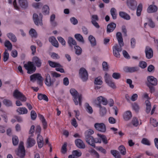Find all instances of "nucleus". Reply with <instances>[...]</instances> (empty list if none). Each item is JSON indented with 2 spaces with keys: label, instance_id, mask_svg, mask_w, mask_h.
<instances>
[{
  "label": "nucleus",
  "instance_id": "f257e3e1",
  "mask_svg": "<svg viewBox=\"0 0 158 158\" xmlns=\"http://www.w3.org/2000/svg\"><path fill=\"white\" fill-rule=\"evenodd\" d=\"M70 92L73 98V100L76 105L79 104L80 106L81 105L82 95L79 94L77 91L74 89H71Z\"/></svg>",
  "mask_w": 158,
  "mask_h": 158
},
{
  "label": "nucleus",
  "instance_id": "f03ea898",
  "mask_svg": "<svg viewBox=\"0 0 158 158\" xmlns=\"http://www.w3.org/2000/svg\"><path fill=\"white\" fill-rule=\"evenodd\" d=\"M15 152L17 156L20 158H23L26 154V151L23 142H20L18 148Z\"/></svg>",
  "mask_w": 158,
  "mask_h": 158
},
{
  "label": "nucleus",
  "instance_id": "7ed1b4c3",
  "mask_svg": "<svg viewBox=\"0 0 158 158\" xmlns=\"http://www.w3.org/2000/svg\"><path fill=\"white\" fill-rule=\"evenodd\" d=\"M104 79L105 81L108 85L113 89L116 88V87L114 82L113 81L112 78L107 73L105 74Z\"/></svg>",
  "mask_w": 158,
  "mask_h": 158
},
{
  "label": "nucleus",
  "instance_id": "20e7f679",
  "mask_svg": "<svg viewBox=\"0 0 158 158\" xmlns=\"http://www.w3.org/2000/svg\"><path fill=\"white\" fill-rule=\"evenodd\" d=\"M24 67L27 70V73L29 74H31L34 73L36 69V67L31 61H28L27 64H25Z\"/></svg>",
  "mask_w": 158,
  "mask_h": 158
},
{
  "label": "nucleus",
  "instance_id": "39448f33",
  "mask_svg": "<svg viewBox=\"0 0 158 158\" xmlns=\"http://www.w3.org/2000/svg\"><path fill=\"white\" fill-rule=\"evenodd\" d=\"M86 142L89 144L94 148H96L95 143H101V140L98 138H96L95 139L93 137H90L89 138L85 139Z\"/></svg>",
  "mask_w": 158,
  "mask_h": 158
},
{
  "label": "nucleus",
  "instance_id": "423d86ee",
  "mask_svg": "<svg viewBox=\"0 0 158 158\" xmlns=\"http://www.w3.org/2000/svg\"><path fill=\"white\" fill-rule=\"evenodd\" d=\"M13 96L15 98L20 99L22 102H25L27 100V98L25 96L17 89L14 91Z\"/></svg>",
  "mask_w": 158,
  "mask_h": 158
},
{
  "label": "nucleus",
  "instance_id": "0eeeda50",
  "mask_svg": "<svg viewBox=\"0 0 158 158\" xmlns=\"http://www.w3.org/2000/svg\"><path fill=\"white\" fill-rule=\"evenodd\" d=\"M79 74L83 81H85L88 80V73L87 71L84 68H81L80 69Z\"/></svg>",
  "mask_w": 158,
  "mask_h": 158
},
{
  "label": "nucleus",
  "instance_id": "6e6552de",
  "mask_svg": "<svg viewBox=\"0 0 158 158\" xmlns=\"http://www.w3.org/2000/svg\"><path fill=\"white\" fill-rule=\"evenodd\" d=\"M118 44H115L113 47V52L114 55L117 58L120 57L119 52L122 50V47Z\"/></svg>",
  "mask_w": 158,
  "mask_h": 158
},
{
  "label": "nucleus",
  "instance_id": "1a4fd4ad",
  "mask_svg": "<svg viewBox=\"0 0 158 158\" xmlns=\"http://www.w3.org/2000/svg\"><path fill=\"white\" fill-rule=\"evenodd\" d=\"M42 15L41 13L40 14L39 17L36 14H34L33 16V20L36 25H42Z\"/></svg>",
  "mask_w": 158,
  "mask_h": 158
},
{
  "label": "nucleus",
  "instance_id": "9d476101",
  "mask_svg": "<svg viewBox=\"0 0 158 158\" xmlns=\"http://www.w3.org/2000/svg\"><path fill=\"white\" fill-rule=\"evenodd\" d=\"M30 80L34 82L36 80L38 81V82L40 84L43 81V78L41 74L39 73H35L31 75L30 77Z\"/></svg>",
  "mask_w": 158,
  "mask_h": 158
},
{
  "label": "nucleus",
  "instance_id": "9b49d317",
  "mask_svg": "<svg viewBox=\"0 0 158 158\" xmlns=\"http://www.w3.org/2000/svg\"><path fill=\"white\" fill-rule=\"evenodd\" d=\"M127 5L130 10H135L137 6V2L135 0H127Z\"/></svg>",
  "mask_w": 158,
  "mask_h": 158
},
{
  "label": "nucleus",
  "instance_id": "f8f14e48",
  "mask_svg": "<svg viewBox=\"0 0 158 158\" xmlns=\"http://www.w3.org/2000/svg\"><path fill=\"white\" fill-rule=\"evenodd\" d=\"M95 128L100 131L104 132L106 130V127L105 124L103 123H96L94 125Z\"/></svg>",
  "mask_w": 158,
  "mask_h": 158
},
{
  "label": "nucleus",
  "instance_id": "ddd939ff",
  "mask_svg": "<svg viewBox=\"0 0 158 158\" xmlns=\"http://www.w3.org/2000/svg\"><path fill=\"white\" fill-rule=\"evenodd\" d=\"M99 20V18L97 15H92L91 17V22L93 25L97 28H99L100 26L97 22Z\"/></svg>",
  "mask_w": 158,
  "mask_h": 158
},
{
  "label": "nucleus",
  "instance_id": "4468645a",
  "mask_svg": "<svg viewBox=\"0 0 158 158\" xmlns=\"http://www.w3.org/2000/svg\"><path fill=\"white\" fill-rule=\"evenodd\" d=\"M139 69V67L137 66L132 67L126 66L123 68V70L125 72L130 73L137 72Z\"/></svg>",
  "mask_w": 158,
  "mask_h": 158
},
{
  "label": "nucleus",
  "instance_id": "2eb2a0df",
  "mask_svg": "<svg viewBox=\"0 0 158 158\" xmlns=\"http://www.w3.org/2000/svg\"><path fill=\"white\" fill-rule=\"evenodd\" d=\"M146 56L147 58L150 59L153 56V51L152 49L149 46L146 47L145 49Z\"/></svg>",
  "mask_w": 158,
  "mask_h": 158
},
{
  "label": "nucleus",
  "instance_id": "dca6fc26",
  "mask_svg": "<svg viewBox=\"0 0 158 158\" xmlns=\"http://www.w3.org/2000/svg\"><path fill=\"white\" fill-rule=\"evenodd\" d=\"M32 61L31 62L33 63V64H35L37 67H40L42 64V62L40 59L38 57L34 56L33 57L32 59Z\"/></svg>",
  "mask_w": 158,
  "mask_h": 158
},
{
  "label": "nucleus",
  "instance_id": "f3484780",
  "mask_svg": "<svg viewBox=\"0 0 158 158\" xmlns=\"http://www.w3.org/2000/svg\"><path fill=\"white\" fill-rule=\"evenodd\" d=\"M147 80L149 83V84H150L152 85H157V80L153 76L148 77Z\"/></svg>",
  "mask_w": 158,
  "mask_h": 158
},
{
  "label": "nucleus",
  "instance_id": "a211bd4d",
  "mask_svg": "<svg viewBox=\"0 0 158 158\" xmlns=\"http://www.w3.org/2000/svg\"><path fill=\"white\" fill-rule=\"evenodd\" d=\"M54 81L52 80L50 75L49 74H47L46 75V79L45 81V84L48 86H49L52 85Z\"/></svg>",
  "mask_w": 158,
  "mask_h": 158
},
{
  "label": "nucleus",
  "instance_id": "6ab92c4d",
  "mask_svg": "<svg viewBox=\"0 0 158 158\" xmlns=\"http://www.w3.org/2000/svg\"><path fill=\"white\" fill-rule=\"evenodd\" d=\"M132 117V113L131 111L129 110L125 112L123 114V118L126 121L129 120Z\"/></svg>",
  "mask_w": 158,
  "mask_h": 158
},
{
  "label": "nucleus",
  "instance_id": "aec40b11",
  "mask_svg": "<svg viewBox=\"0 0 158 158\" xmlns=\"http://www.w3.org/2000/svg\"><path fill=\"white\" fill-rule=\"evenodd\" d=\"M75 143L76 146L79 148L83 149L85 148V145L83 141L80 139H76Z\"/></svg>",
  "mask_w": 158,
  "mask_h": 158
},
{
  "label": "nucleus",
  "instance_id": "412c9836",
  "mask_svg": "<svg viewBox=\"0 0 158 158\" xmlns=\"http://www.w3.org/2000/svg\"><path fill=\"white\" fill-rule=\"evenodd\" d=\"M37 141L39 148H41L43 146V139L42 136L40 134L37 135Z\"/></svg>",
  "mask_w": 158,
  "mask_h": 158
},
{
  "label": "nucleus",
  "instance_id": "4be33fe9",
  "mask_svg": "<svg viewBox=\"0 0 158 158\" xmlns=\"http://www.w3.org/2000/svg\"><path fill=\"white\" fill-rule=\"evenodd\" d=\"M116 27V24L114 23H111L108 24L107 26V32L109 33L112 32L115 29Z\"/></svg>",
  "mask_w": 158,
  "mask_h": 158
},
{
  "label": "nucleus",
  "instance_id": "5701e85b",
  "mask_svg": "<svg viewBox=\"0 0 158 158\" xmlns=\"http://www.w3.org/2000/svg\"><path fill=\"white\" fill-rule=\"evenodd\" d=\"M116 35L119 45L121 46H123L124 44L121 33L119 32H117Z\"/></svg>",
  "mask_w": 158,
  "mask_h": 158
},
{
  "label": "nucleus",
  "instance_id": "b1692460",
  "mask_svg": "<svg viewBox=\"0 0 158 158\" xmlns=\"http://www.w3.org/2000/svg\"><path fill=\"white\" fill-rule=\"evenodd\" d=\"M27 147L31 148L34 146L35 143V141L33 138L29 137L27 139Z\"/></svg>",
  "mask_w": 158,
  "mask_h": 158
},
{
  "label": "nucleus",
  "instance_id": "393cba45",
  "mask_svg": "<svg viewBox=\"0 0 158 158\" xmlns=\"http://www.w3.org/2000/svg\"><path fill=\"white\" fill-rule=\"evenodd\" d=\"M131 124L135 127L138 126L139 124V121L138 118L135 117H133L131 120V123L127 124V126L128 127H130L131 126Z\"/></svg>",
  "mask_w": 158,
  "mask_h": 158
},
{
  "label": "nucleus",
  "instance_id": "a878e982",
  "mask_svg": "<svg viewBox=\"0 0 158 158\" xmlns=\"http://www.w3.org/2000/svg\"><path fill=\"white\" fill-rule=\"evenodd\" d=\"M40 119L42 122L43 128L45 129L47 127V123L45 119L44 116L41 114L39 115Z\"/></svg>",
  "mask_w": 158,
  "mask_h": 158
},
{
  "label": "nucleus",
  "instance_id": "bb28decb",
  "mask_svg": "<svg viewBox=\"0 0 158 158\" xmlns=\"http://www.w3.org/2000/svg\"><path fill=\"white\" fill-rule=\"evenodd\" d=\"M97 100L98 102V104L102 103L103 105H106L108 103V101L105 98L102 96L98 97L97 98Z\"/></svg>",
  "mask_w": 158,
  "mask_h": 158
},
{
  "label": "nucleus",
  "instance_id": "cd10ccee",
  "mask_svg": "<svg viewBox=\"0 0 158 158\" xmlns=\"http://www.w3.org/2000/svg\"><path fill=\"white\" fill-rule=\"evenodd\" d=\"M119 15L121 17L127 20H129L131 19L130 16L126 12L123 11H120L119 12Z\"/></svg>",
  "mask_w": 158,
  "mask_h": 158
},
{
  "label": "nucleus",
  "instance_id": "c85d7f7f",
  "mask_svg": "<svg viewBox=\"0 0 158 158\" xmlns=\"http://www.w3.org/2000/svg\"><path fill=\"white\" fill-rule=\"evenodd\" d=\"M49 41L54 46L57 48L59 46L58 43L56 40V38L54 37H51L49 38Z\"/></svg>",
  "mask_w": 158,
  "mask_h": 158
},
{
  "label": "nucleus",
  "instance_id": "c756f323",
  "mask_svg": "<svg viewBox=\"0 0 158 158\" xmlns=\"http://www.w3.org/2000/svg\"><path fill=\"white\" fill-rule=\"evenodd\" d=\"M97 105L100 108V115L102 116L104 115L106 112V108L104 107H102L100 103L97 104Z\"/></svg>",
  "mask_w": 158,
  "mask_h": 158
},
{
  "label": "nucleus",
  "instance_id": "7c9ffc66",
  "mask_svg": "<svg viewBox=\"0 0 158 158\" xmlns=\"http://www.w3.org/2000/svg\"><path fill=\"white\" fill-rule=\"evenodd\" d=\"M157 10V7L154 5H150L147 9V12L152 13L156 12Z\"/></svg>",
  "mask_w": 158,
  "mask_h": 158
},
{
  "label": "nucleus",
  "instance_id": "2f4dec72",
  "mask_svg": "<svg viewBox=\"0 0 158 158\" xmlns=\"http://www.w3.org/2000/svg\"><path fill=\"white\" fill-rule=\"evenodd\" d=\"M48 62L49 65L52 68L62 67V66L59 63L51 60H48Z\"/></svg>",
  "mask_w": 158,
  "mask_h": 158
},
{
  "label": "nucleus",
  "instance_id": "473e14b6",
  "mask_svg": "<svg viewBox=\"0 0 158 158\" xmlns=\"http://www.w3.org/2000/svg\"><path fill=\"white\" fill-rule=\"evenodd\" d=\"M68 42L69 45L72 48H73V45L76 46L77 45L76 41L71 37H69Z\"/></svg>",
  "mask_w": 158,
  "mask_h": 158
},
{
  "label": "nucleus",
  "instance_id": "72a5a7b5",
  "mask_svg": "<svg viewBox=\"0 0 158 158\" xmlns=\"http://www.w3.org/2000/svg\"><path fill=\"white\" fill-rule=\"evenodd\" d=\"M37 97L38 99L40 100H41L43 99L46 102H48V97L44 94H38Z\"/></svg>",
  "mask_w": 158,
  "mask_h": 158
},
{
  "label": "nucleus",
  "instance_id": "f704fd0d",
  "mask_svg": "<svg viewBox=\"0 0 158 158\" xmlns=\"http://www.w3.org/2000/svg\"><path fill=\"white\" fill-rule=\"evenodd\" d=\"M17 111L19 114H26L28 112V110L25 107L19 108Z\"/></svg>",
  "mask_w": 158,
  "mask_h": 158
},
{
  "label": "nucleus",
  "instance_id": "c9c22d12",
  "mask_svg": "<svg viewBox=\"0 0 158 158\" xmlns=\"http://www.w3.org/2000/svg\"><path fill=\"white\" fill-rule=\"evenodd\" d=\"M143 9V5L142 3H139L137 6L136 10V15L138 16H140Z\"/></svg>",
  "mask_w": 158,
  "mask_h": 158
},
{
  "label": "nucleus",
  "instance_id": "e433bc0d",
  "mask_svg": "<svg viewBox=\"0 0 158 158\" xmlns=\"http://www.w3.org/2000/svg\"><path fill=\"white\" fill-rule=\"evenodd\" d=\"M4 46L7 48V51H11L12 48V45L10 42L8 40L5 41L4 43Z\"/></svg>",
  "mask_w": 158,
  "mask_h": 158
},
{
  "label": "nucleus",
  "instance_id": "4c0bfd02",
  "mask_svg": "<svg viewBox=\"0 0 158 158\" xmlns=\"http://www.w3.org/2000/svg\"><path fill=\"white\" fill-rule=\"evenodd\" d=\"M7 36L12 42H15L17 41L15 36L12 33H9L7 34Z\"/></svg>",
  "mask_w": 158,
  "mask_h": 158
},
{
  "label": "nucleus",
  "instance_id": "58836bf2",
  "mask_svg": "<svg viewBox=\"0 0 158 158\" xmlns=\"http://www.w3.org/2000/svg\"><path fill=\"white\" fill-rule=\"evenodd\" d=\"M89 40L90 42L91 45L94 47L96 45V42L95 38L92 35H90L89 37Z\"/></svg>",
  "mask_w": 158,
  "mask_h": 158
},
{
  "label": "nucleus",
  "instance_id": "ea45409f",
  "mask_svg": "<svg viewBox=\"0 0 158 158\" xmlns=\"http://www.w3.org/2000/svg\"><path fill=\"white\" fill-rule=\"evenodd\" d=\"M110 14L114 19H115L117 18V14L116 13V10L114 8H112L111 9Z\"/></svg>",
  "mask_w": 158,
  "mask_h": 158
},
{
  "label": "nucleus",
  "instance_id": "a19ab883",
  "mask_svg": "<svg viewBox=\"0 0 158 158\" xmlns=\"http://www.w3.org/2000/svg\"><path fill=\"white\" fill-rule=\"evenodd\" d=\"M20 6L23 8H26L27 6V2L26 0H19Z\"/></svg>",
  "mask_w": 158,
  "mask_h": 158
},
{
  "label": "nucleus",
  "instance_id": "79ce46f5",
  "mask_svg": "<svg viewBox=\"0 0 158 158\" xmlns=\"http://www.w3.org/2000/svg\"><path fill=\"white\" fill-rule=\"evenodd\" d=\"M85 110L89 114H92L93 112V110L92 107L90 106L89 104L86 103L85 104Z\"/></svg>",
  "mask_w": 158,
  "mask_h": 158
},
{
  "label": "nucleus",
  "instance_id": "37998d69",
  "mask_svg": "<svg viewBox=\"0 0 158 158\" xmlns=\"http://www.w3.org/2000/svg\"><path fill=\"white\" fill-rule=\"evenodd\" d=\"M43 13L44 15L48 14L49 12V8L47 5H44L42 9Z\"/></svg>",
  "mask_w": 158,
  "mask_h": 158
},
{
  "label": "nucleus",
  "instance_id": "c03bdc74",
  "mask_svg": "<svg viewBox=\"0 0 158 158\" xmlns=\"http://www.w3.org/2000/svg\"><path fill=\"white\" fill-rule=\"evenodd\" d=\"M145 103L146 106V112L147 113H148L151 109V103L148 100L146 101Z\"/></svg>",
  "mask_w": 158,
  "mask_h": 158
},
{
  "label": "nucleus",
  "instance_id": "a18cd8bd",
  "mask_svg": "<svg viewBox=\"0 0 158 158\" xmlns=\"http://www.w3.org/2000/svg\"><path fill=\"white\" fill-rule=\"evenodd\" d=\"M74 37L78 41L82 43L84 42L82 36L80 34H76L75 35Z\"/></svg>",
  "mask_w": 158,
  "mask_h": 158
},
{
  "label": "nucleus",
  "instance_id": "49530a36",
  "mask_svg": "<svg viewBox=\"0 0 158 158\" xmlns=\"http://www.w3.org/2000/svg\"><path fill=\"white\" fill-rule=\"evenodd\" d=\"M9 58V53L7 50L6 49L3 54V60L4 62L6 61Z\"/></svg>",
  "mask_w": 158,
  "mask_h": 158
},
{
  "label": "nucleus",
  "instance_id": "de8ad7c7",
  "mask_svg": "<svg viewBox=\"0 0 158 158\" xmlns=\"http://www.w3.org/2000/svg\"><path fill=\"white\" fill-rule=\"evenodd\" d=\"M94 133L93 131L92 130L89 129L85 132V138H88L90 137H92L91 135Z\"/></svg>",
  "mask_w": 158,
  "mask_h": 158
},
{
  "label": "nucleus",
  "instance_id": "09e8293b",
  "mask_svg": "<svg viewBox=\"0 0 158 158\" xmlns=\"http://www.w3.org/2000/svg\"><path fill=\"white\" fill-rule=\"evenodd\" d=\"M118 149L122 155H124L126 154V150L124 146L123 145L120 146L118 147Z\"/></svg>",
  "mask_w": 158,
  "mask_h": 158
},
{
  "label": "nucleus",
  "instance_id": "8fccbe9b",
  "mask_svg": "<svg viewBox=\"0 0 158 158\" xmlns=\"http://www.w3.org/2000/svg\"><path fill=\"white\" fill-rule=\"evenodd\" d=\"M75 53L78 55H80L82 52V49L81 48L78 46L76 45L74 46Z\"/></svg>",
  "mask_w": 158,
  "mask_h": 158
},
{
  "label": "nucleus",
  "instance_id": "3c124183",
  "mask_svg": "<svg viewBox=\"0 0 158 158\" xmlns=\"http://www.w3.org/2000/svg\"><path fill=\"white\" fill-rule=\"evenodd\" d=\"M98 135L100 138H99L101 139V141L102 140L104 143L106 144L108 143L107 138L105 135L99 134H98Z\"/></svg>",
  "mask_w": 158,
  "mask_h": 158
},
{
  "label": "nucleus",
  "instance_id": "603ef678",
  "mask_svg": "<svg viewBox=\"0 0 158 158\" xmlns=\"http://www.w3.org/2000/svg\"><path fill=\"white\" fill-rule=\"evenodd\" d=\"M29 33L32 37L36 38L37 36V33L35 30L33 29H31L29 31Z\"/></svg>",
  "mask_w": 158,
  "mask_h": 158
},
{
  "label": "nucleus",
  "instance_id": "864d4df0",
  "mask_svg": "<svg viewBox=\"0 0 158 158\" xmlns=\"http://www.w3.org/2000/svg\"><path fill=\"white\" fill-rule=\"evenodd\" d=\"M94 83L95 85H101L102 84V81L100 77H98L95 79Z\"/></svg>",
  "mask_w": 158,
  "mask_h": 158
},
{
  "label": "nucleus",
  "instance_id": "5fc2aeb1",
  "mask_svg": "<svg viewBox=\"0 0 158 158\" xmlns=\"http://www.w3.org/2000/svg\"><path fill=\"white\" fill-rule=\"evenodd\" d=\"M3 103L4 105L7 106H12V102L10 100L4 99L3 100Z\"/></svg>",
  "mask_w": 158,
  "mask_h": 158
},
{
  "label": "nucleus",
  "instance_id": "6e6d98bb",
  "mask_svg": "<svg viewBox=\"0 0 158 158\" xmlns=\"http://www.w3.org/2000/svg\"><path fill=\"white\" fill-rule=\"evenodd\" d=\"M73 156H76L77 157H80L81 155V152L79 150H74L72 152Z\"/></svg>",
  "mask_w": 158,
  "mask_h": 158
},
{
  "label": "nucleus",
  "instance_id": "4d7b16f0",
  "mask_svg": "<svg viewBox=\"0 0 158 158\" xmlns=\"http://www.w3.org/2000/svg\"><path fill=\"white\" fill-rule=\"evenodd\" d=\"M67 143L65 142L64 143V144L62 145L61 149V152L63 154H65L67 152Z\"/></svg>",
  "mask_w": 158,
  "mask_h": 158
},
{
  "label": "nucleus",
  "instance_id": "13d9d810",
  "mask_svg": "<svg viewBox=\"0 0 158 158\" xmlns=\"http://www.w3.org/2000/svg\"><path fill=\"white\" fill-rule=\"evenodd\" d=\"M141 143L144 145L149 146L151 143L149 141L147 138H143L141 141Z\"/></svg>",
  "mask_w": 158,
  "mask_h": 158
},
{
  "label": "nucleus",
  "instance_id": "bf43d9fd",
  "mask_svg": "<svg viewBox=\"0 0 158 158\" xmlns=\"http://www.w3.org/2000/svg\"><path fill=\"white\" fill-rule=\"evenodd\" d=\"M12 142L13 144L16 146L19 143V139L17 136H15L12 137Z\"/></svg>",
  "mask_w": 158,
  "mask_h": 158
},
{
  "label": "nucleus",
  "instance_id": "052dcab7",
  "mask_svg": "<svg viewBox=\"0 0 158 158\" xmlns=\"http://www.w3.org/2000/svg\"><path fill=\"white\" fill-rule=\"evenodd\" d=\"M112 77L115 79H118L121 77V75L119 73H114L112 75Z\"/></svg>",
  "mask_w": 158,
  "mask_h": 158
},
{
  "label": "nucleus",
  "instance_id": "680f3d73",
  "mask_svg": "<svg viewBox=\"0 0 158 158\" xmlns=\"http://www.w3.org/2000/svg\"><path fill=\"white\" fill-rule=\"evenodd\" d=\"M31 116L32 120H35L37 117L36 114L34 110H32L31 112Z\"/></svg>",
  "mask_w": 158,
  "mask_h": 158
},
{
  "label": "nucleus",
  "instance_id": "e2e57ef3",
  "mask_svg": "<svg viewBox=\"0 0 158 158\" xmlns=\"http://www.w3.org/2000/svg\"><path fill=\"white\" fill-rule=\"evenodd\" d=\"M150 123L152 124V125L154 127H156L157 126V125H156V120L152 118H150Z\"/></svg>",
  "mask_w": 158,
  "mask_h": 158
},
{
  "label": "nucleus",
  "instance_id": "0e129e2a",
  "mask_svg": "<svg viewBox=\"0 0 158 158\" xmlns=\"http://www.w3.org/2000/svg\"><path fill=\"white\" fill-rule=\"evenodd\" d=\"M133 109L136 112L138 111L139 110V105L136 103H134L132 105Z\"/></svg>",
  "mask_w": 158,
  "mask_h": 158
},
{
  "label": "nucleus",
  "instance_id": "69168bd1",
  "mask_svg": "<svg viewBox=\"0 0 158 158\" xmlns=\"http://www.w3.org/2000/svg\"><path fill=\"white\" fill-rule=\"evenodd\" d=\"M42 4L40 2H36L33 5V6L36 9L40 8L42 6Z\"/></svg>",
  "mask_w": 158,
  "mask_h": 158
},
{
  "label": "nucleus",
  "instance_id": "338daca9",
  "mask_svg": "<svg viewBox=\"0 0 158 158\" xmlns=\"http://www.w3.org/2000/svg\"><path fill=\"white\" fill-rule=\"evenodd\" d=\"M139 65L142 69H144L147 67V64L145 62L142 61L139 62Z\"/></svg>",
  "mask_w": 158,
  "mask_h": 158
},
{
  "label": "nucleus",
  "instance_id": "774afa93",
  "mask_svg": "<svg viewBox=\"0 0 158 158\" xmlns=\"http://www.w3.org/2000/svg\"><path fill=\"white\" fill-rule=\"evenodd\" d=\"M131 47L132 48H134L135 46L136 40L134 38H132L131 40Z\"/></svg>",
  "mask_w": 158,
  "mask_h": 158
}]
</instances>
